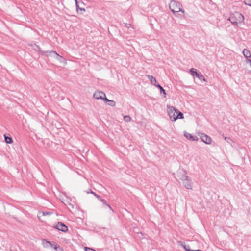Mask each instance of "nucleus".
<instances>
[{
  "mask_svg": "<svg viewBox=\"0 0 251 251\" xmlns=\"http://www.w3.org/2000/svg\"><path fill=\"white\" fill-rule=\"evenodd\" d=\"M244 19L243 15L239 12L234 13L228 18L230 22L236 26H238L239 24L241 23L244 21Z\"/></svg>",
  "mask_w": 251,
  "mask_h": 251,
  "instance_id": "obj_1",
  "label": "nucleus"
},
{
  "mask_svg": "<svg viewBox=\"0 0 251 251\" xmlns=\"http://www.w3.org/2000/svg\"><path fill=\"white\" fill-rule=\"evenodd\" d=\"M182 5L179 2H176L174 0H171L169 4V8L171 11L175 14L179 12H181L184 13V10L182 8Z\"/></svg>",
  "mask_w": 251,
  "mask_h": 251,
  "instance_id": "obj_2",
  "label": "nucleus"
},
{
  "mask_svg": "<svg viewBox=\"0 0 251 251\" xmlns=\"http://www.w3.org/2000/svg\"><path fill=\"white\" fill-rule=\"evenodd\" d=\"M31 46H35L36 48L34 49V50L36 51H38L42 54H44L46 53L47 54L46 56H52L55 57L57 59H58V60H59L62 58V57L61 56H60V55L57 54V52L55 51L44 52V51H42L41 50V49L40 48V47L35 43L33 45L31 44Z\"/></svg>",
  "mask_w": 251,
  "mask_h": 251,
  "instance_id": "obj_3",
  "label": "nucleus"
},
{
  "mask_svg": "<svg viewBox=\"0 0 251 251\" xmlns=\"http://www.w3.org/2000/svg\"><path fill=\"white\" fill-rule=\"evenodd\" d=\"M177 111V109H176L174 106L167 105V112L171 121H176L175 118H176Z\"/></svg>",
  "mask_w": 251,
  "mask_h": 251,
  "instance_id": "obj_4",
  "label": "nucleus"
},
{
  "mask_svg": "<svg viewBox=\"0 0 251 251\" xmlns=\"http://www.w3.org/2000/svg\"><path fill=\"white\" fill-rule=\"evenodd\" d=\"M43 243L44 244V247L46 248H49V247H53L54 249L56 250H57V251H62L63 249H61L60 246L58 245H55L54 246H53V244L50 242L47 241L46 239H44L43 241Z\"/></svg>",
  "mask_w": 251,
  "mask_h": 251,
  "instance_id": "obj_5",
  "label": "nucleus"
},
{
  "mask_svg": "<svg viewBox=\"0 0 251 251\" xmlns=\"http://www.w3.org/2000/svg\"><path fill=\"white\" fill-rule=\"evenodd\" d=\"M201 140L207 144H210L212 142L211 137L203 133H200L199 134Z\"/></svg>",
  "mask_w": 251,
  "mask_h": 251,
  "instance_id": "obj_6",
  "label": "nucleus"
},
{
  "mask_svg": "<svg viewBox=\"0 0 251 251\" xmlns=\"http://www.w3.org/2000/svg\"><path fill=\"white\" fill-rule=\"evenodd\" d=\"M93 97L97 100H102L104 101V98H106L105 94L102 91H96L93 94Z\"/></svg>",
  "mask_w": 251,
  "mask_h": 251,
  "instance_id": "obj_7",
  "label": "nucleus"
},
{
  "mask_svg": "<svg viewBox=\"0 0 251 251\" xmlns=\"http://www.w3.org/2000/svg\"><path fill=\"white\" fill-rule=\"evenodd\" d=\"M184 187L187 189H192V182L191 180L188 178L185 180L182 181Z\"/></svg>",
  "mask_w": 251,
  "mask_h": 251,
  "instance_id": "obj_8",
  "label": "nucleus"
},
{
  "mask_svg": "<svg viewBox=\"0 0 251 251\" xmlns=\"http://www.w3.org/2000/svg\"><path fill=\"white\" fill-rule=\"evenodd\" d=\"M75 5L76 7L77 11L78 12L80 10L81 12L85 11V8L82 6H84V3L83 2L79 3L77 0H75Z\"/></svg>",
  "mask_w": 251,
  "mask_h": 251,
  "instance_id": "obj_9",
  "label": "nucleus"
},
{
  "mask_svg": "<svg viewBox=\"0 0 251 251\" xmlns=\"http://www.w3.org/2000/svg\"><path fill=\"white\" fill-rule=\"evenodd\" d=\"M184 136L187 139L191 140V141H197L199 140V138H198L197 136H193L192 134H191L188 132H184Z\"/></svg>",
  "mask_w": 251,
  "mask_h": 251,
  "instance_id": "obj_10",
  "label": "nucleus"
},
{
  "mask_svg": "<svg viewBox=\"0 0 251 251\" xmlns=\"http://www.w3.org/2000/svg\"><path fill=\"white\" fill-rule=\"evenodd\" d=\"M147 77L149 78V79L150 80L151 84L154 85L155 86H156V85L158 84L157 83V81H156V78L154 76H153L152 75H147Z\"/></svg>",
  "mask_w": 251,
  "mask_h": 251,
  "instance_id": "obj_11",
  "label": "nucleus"
},
{
  "mask_svg": "<svg viewBox=\"0 0 251 251\" xmlns=\"http://www.w3.org/2000/svg\"><path fill=\"white\" fill-rule=\"evenodd\" d=\"M104 102L107 103L108 105H110L112 107H114L116 105V102L113 100H110L108 99L107 98H104Z\"/></svg>",
  "mask_w": 251,
  "mask_h": 251,
  "instance_id": "obj_12",
  "label": "nucleus"
},
{
  "mask_svg": "<svg viewBox=\"0 0 251 251\" xmlns=\"http://www.w3.org/2000/svg\"><path fill=\"white\" fill-rule=\"evenodd\" d=\"M181 171L182 172V175L179 177L183 181L188 178L189 177L186 175L187 172L185 170H182Z\"/></svg>",
  "mask_w": 251,
  "mask_h": 251,
  "instance_id": "obj_13",
  "label": "nucleus"
},
{
  "mask_svg": "<svg viewBox=\"0 0 251 251\" xmlns=\"http://www.w3.org/2000/svg\"><path fill=\"white\" fill-rule=\"evenodd\" d=\"M243 54L245 58L248 59L251 57V54L250 50L247 49H245L243 51Z\"/></svg>",
  "mask_w": 251,
  "mask_h": 251,
  "instance_id": "obj_14",
  "label": "nucleus"
},
{
  "mask_svg": "<svg viewBox=\"0 0 251 251\" xmlns=\"http://www.w3.org/2000/svg\"><path fill=\"white\" fill-rule=\"evenodd\" d=\"M156 87L160 90V95L163 94V97L165 98L166 97V93L164 88L160 84H157Z\"/></svg>",
  "mask_w": 251,
  "mask_h": 251,
  "instance_id": "obj_15",
  "label": "nucleus"
},
{
  "mask_svg": "<svg viewBox=\"0 0 251 251\" xmlns=\"http://www.w3.org/2000/svg\"><path fill=\"white\" fill-rule=\"evenodd\" d=\"M181 245L182 246H183V247L184 248V249L187 251H202L201 250H191L190 249V246L189 245H185L184 243H182L181 244Z\"/></svg>",
  "mask_w": 251,
  "mask_h": 251,
  "instance_id": "obj_16",
  "label": "nucleus"
},
{
  "mask_svg": "<svg viewBox=\"0 0 251 251\" xmlns=\"http://www.w3.org/2000/svg\"><path fill=\"white\" fill-rule=\"evenodd\" d=\"M71 200H70L68 197H67V200L66 201V203H65L64 202V204L66 205H70L72 208H74L75 206V203L73 202V203L71 202Z\"/></svg>",
  "mask_w": 251,
  "mask_h": 251,
  "instance_id": "obj_17",
  "label": "nucleus"
},
{
  "mask_svg": "<svg viewBox=\"0 0 251 251\" xmlns=\"http://www.w3.org/2000/svg\"><path fill=\"white\" fill-rule=\"evenodd\" d=\"M55 228L57 229L58 230L63 231V222H59L56 225Z\"/></svg>",
  "mask_w": 251,
  "mask_h": 251,
  "instance_id": "obj_18",
  "label": "nucleus"
},
{
  "mask_svg": "<svg viewBox=\"0 0 251 251\" xmlns=\"http://www.w3.org/2000/svg\"><path fill=\"white\" fill-rule=\"evenodd\" d=\"M184 118L183 114L177 110V114L176 115V118H175L176 120L178 119H182Z\"/></svg>",
  "mask_w": 251,
  "mask_h": 251,
  "instance_id": "obj_19",
  "label": "nucleus"
},
{
  "mask_svg": "<svg viewBox=\"0 0 251 251\" xmlns=\"http://www.w3.org/2000/svg\"><path fill=\"white\" fill-rule=\"evenodd\" d=\"M4 140L6 143L11 144L13 142L12 138L11 137L7 136L5 135H4Z\"/></svg>",
  "mask_w": 251,
  "mask_h": 251,
  "instance_id": "obj_20",
  "label": "nucleus"
},
{
  "mask_svg": "<svg viewBox=\"0 0 251 251\" xmlns=\"http://www.w3.org/2000/svg\"><path fill=\"white\" fill-rule=\"evenodd\" d=\"M105 206H107L113 212V209L112 208V207L106 202V201L103 199H100V201Z\"/></svg>",
  "mask_w": 251,
  "mask_h": 251,
  "instance_id": "obj_21",
  "label": "nucleus"
},
{
  "mask_svg": "<svg viewBox=\"0 0 251 251\" xmlns=\"http://www.w3.org/2000/svg\"><path fill=\"white\" fill-rule=\"evenodd\" d=\"M52 214L51 212H40L39 213L38 217H40L41 216H47V215H50Z\"/></svg>",
  "mask_w": 251,
  "mask_h": 251,
  "instance_id": "obj_22",
  "label": "nucleus"
},
{
  "mask_svg": "<svg viewBox=\"0 0 251 251\" xmlns=\"http://www.w3.org/2000/svg\"><path fill=\"white\" fill-rule=\"evenodd\" d=\"M197 78L201 81H206L204 76L201 73H200L199 75H198Z\"/></svg>",
  "mask_w": 251,
  "mask_h": 251,
  "instance_id": "obj_23",
  "label": "nucleus"
},
{
  "mask_svg": "<svg viewBox=\"0 0 251 251\" xmlns=\"http://www.w3.org/2000/svg\"><path fill=\"white\" fill-rule=\"evenodd\" d=\"M189 72L193 76H194L197 72V70L194 68L190 69Z\"/></svg>",
  "mask_w": 251,
  "mask_h": 251,
  "instance_id": "obj_24",
  "label": "nucleus"
},
{
  "mask_svg": "<svg viewBox=\"0 0 251 251\" xmlns=\"http://www.w3.org/2000/svg\"><path fill=\"white\" fill-rule=\"evenodd\" d=\"M124 119L125 121L128 122H130L131 120V117L129 115H126L124 117Z\"/></svg>",
  "mask_w": 251,
  "mask_h": 251,
  "instance_id": "obj_25",
  "label": "nucleus"
},
{
  "mask_svg": "<svg viewBox=\"0 0 251 251\" xmlns=\"http://www.w3.org/2000/svg\"><path fill=\"white\" fill-rule=\"evenodd\" d=\"M90 193H91V194H93V195H94V196H95L97 198H98V199L99 201H100V199H101V197L100 195H99L97 194H96V193H95L94 192H93V191H91V192H90Z\"/></svg>",
  "mask_w": 251,
  "mask_h": 251,
  "instance_id": "obj_26",
  "label": "nucleus"
},
{
  "mask_svg": "<svg viewBox=\"0 0 251 251\" xmlns=\"http://www.w3.org/2000/svg\"><path fill=\"white\" fill-rule=\"evenodd\" d=\"M244 3L245 4L251 6V0H245Z\"/></svg>",
  "mask_w": 251,
  "mask_h": 251,
  "instance_id": "obj_27",
  "label": "nucleus"
},
{
  "mask_svg": "<svg viewBox=\"0 0 251 251\" xmlns=\"http://www.w3.org/2000/svg\"><path fill=\"white\" fill-rule=\"evenodd\" d=\"M85 251H95V250L89 247H85Z\"/></svg>",
  "mask_w": 251,
  "mask_h": 251,
  "instance_id": "obj_28",
  "label": "nucleus"
},
{
  "mask_svg": "<svg viewBox=\"0 0 251 251\" xmlns=\"http://www.w3.org/2000/svg\"><path fill=\"white\" fill-rule=\"evenodd\" d=\"M68 230L67 226L64 224V233L66 232Z\"/></svg>",
  "mask_w": 251,
  "mask_h": 251,
  "instance_id": "obj_29",
  "label": "nucleus"
},
{
  "mask_svg": "<svg viewBox=\"0 0 251 251\" xmlns=\"http://www.w3.org/2000/svg\"><path fill=\"white\" fill-rule=\"evenodd\" d=\"M225 140L227 142H229L230 141H232V140H231V139L230 138H229V137H225Z\"/></svg>",
  "mask_w": 251,
  "mask_h": 251,
  "instance_id": "obj_30",
  "label": "nucleus"
},
{
  "mask_svg": "<svg viewBox=\"0 0 251 251\" xmlns=\"http://www.w3.org/2000/svg\"><path fill=\"white\" fill-rule=\"evenodd\" d=\"M246 62L249 63L251 66V59H247L246 60Z\"/></svg>",
  "mask_w": 251,
  "mask_h": 251,
  "instance_id": "obj_31",
  "label": "nucleus"
},
{
  "mask_svg": "<svg viewBox=\"0 0 251 251\" xmlns=\"http://www.w3.org/2000/svg\"><path fill=\"white\" fill-rule=\"evenodd\" d=\"M131 26V25H130V24H127V25H126V26H127V27H128V28H129V26Z\"/></svg>",
  "mask_w": 251,
  "mask_h": 251,
  "instance_id": "obj_32",
  "label": "nucleus"
},
{
  "mask_svg": "<svg viewBox=\"0 0 251 251\" xmlns=\"http://www.w3.org/2000/svg\"><path fill=\"white\" fill-rule=\"evenodd\" d=\"M199 74H200V73H198L197 72V74H196V75H195L194 76H196L197 77L198 75H199Z\"/></svg>",
  "mask_w": 251,
  "mask_h": 251,
  "instance_id": "obj_33",
  "label": "nucleus"
}]
</instances>
